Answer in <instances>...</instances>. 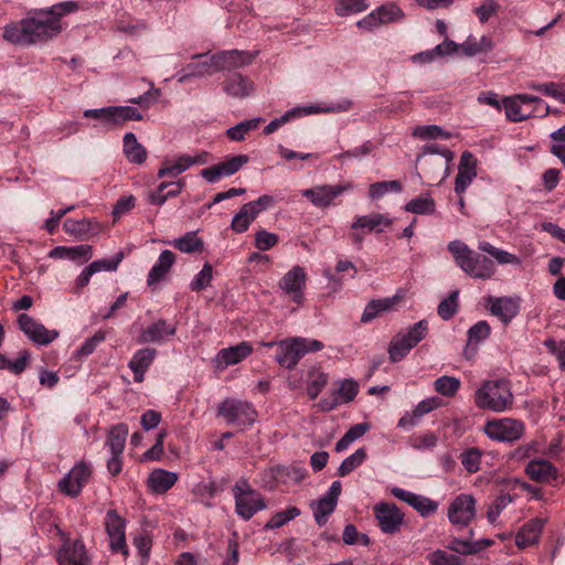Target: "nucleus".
Returning a JSON list of instances; mask_svg holds the SVG:
<instances>
[{
    "mask_svg": "<svg viewBox=\"0 0 565 565\" xmlns=\"http://www.w3.org/2000/svg\"><path fill=\"white\" fill-rule=\"evenodd\" d=\"M79 9L76 1H63L34 11L33 17L4 26L3 39L12 44L32 45L45 43L62 31V18Z\"/></svg>",
    "mask_w": 565,
    "mask_h": 565,
    "instance_id": "f257e3e1",
    "label": "nucleus"
},
{
    "mask_svg": "<svg viewBox=\"0 0 565 565\" xmlns=\"http://www.w3.org/2000/svg\"><path fill=\"white\" fill-rule=\"evenodd\" d=\"M514 397L505 379L488 380L475 393V404L483 411L502 413L512 408Z\"/></svg>",
    "mask_w": 565,
    "mask_h": 565,
    "instance_id": "f03ea898",
    "label": "nucleus"
},
{
    "mask_svg": "<svg viewBox=\"0 0 565 565\" xmlns=\"http://www.w3.org/2000/svg\"><path fill=\"white\" fill-rule=\"evenodd\" d=\"M448 250L452 254L456 265L472 278L486 280L491 278L495 271L492 259L470 249L460 241L450 242Z\"/></svg>",
    "mask_w": 565,
    "mask_h": 565,
    "instance_id": "7ed1b4c3",
    "label": "nucleus"
},
{
    "mask_svg": "<svg viewBox=\"0 0 565 565\" xmlns=\"http://www.w3.org/2000/svg\"><path fill=\"white\" fill-rule=\"evenodd\" d=\"M322 348L323 343L318 340L292 338L280 342L276 359L281 366L294 369L306 353L317 352Z\"/></svg>",
    "mask_w": 565,
    "mask_h": 565,
    "instance_id": "20e7f679",
    "label": "nucleus"
},
{
    "mask_svg": "<svg viewBox=\"0 0 565 565\" xmlns=\"http://www.w3.org/2000/svg\"><path fill=\"white\" fill-rule=\"evenodd\" d=\"M352 107V102L349 99H343L337 104H332L327 108H320L317 106L309 107H296L282 115L279 118L271 120L263 130V134L268 136L276 130H278L281 126L289 122L291 119L299 118L306 115L318 114V113H340L348 111Z\"/></svg>",
    "mask_w": 565,
    "mask_h": 565,
    "instance_id": "39448f33",
    "label": "nucleus"
},
{
    "mask_svg": "<svg viewBox=\"0 0 565 565\" xmlns=\"http://www.w3.org/2000/svg\"><path fill=\"white\" fill-rule=\"evenodd\" d=\"M486 435L497 441L513 443L524 434L523 422L510 417L488 420L484 425Z\"/></svg>",
    "mask_w": 565,
    "mask_h": 565,
    "instance_id": "423d86ee",
    "label": "nucleus"
},
{
    "mask_svg": "<svg viewBox=\"0 0 565 565\" xmlns=\"http://www.w3.org/2000/svg\"><path fill=\"white\" fill-rule=\"evenodd\" d=\"M90 476V465L81 460L58 481V491L68 497L76 498L88 483Z\"/></svg>",
    "mask_w": 565,
    "mask_h": 565,
    "instance_id": "0eeeda50",
    "label": "nucleus"
},
{
    "mask_svg": "<svg viewBox=\"0 0 565 565\" xmlns=\"http://www.w3.org/2000/svg\"><path fill=\"white\" fill-rule=\"evenodd\" d=\"M530 103H536L544 107V114H550V106L540 97L527 94H518L512 97H504L502 105L505 109V116L510 121L520 122L530 117L532 113L524 111L521 105H530Z\"/></svg>",
    "mask_w": 565,
    "mask_h": 565,
    "instance_id": "6e6552de",
    "label": "nucleus"
},
{
    "mask_svg": "<svg viewBox=\"0 0 565 565\" xmlns=\"http://www.w3.org/2000/svg\"><path fill=\"white\" fill-rule=\"evenodd\" d=\"M352 189L351 183L343 184H322L315 185L310 189H305L301 194L308 199L315 206L319 209H327L333 204L334 200L344 192Z\"/></svg>",
    "mask_w": 565,
    "mask_h": 565,
    "instance_id": "1a4fd4ad",
    "label": "nucleus"
},
{
    "mask_svg": "<svg viewBox=\"0 0 565 565\" xmlns=\"http://www.w3.org/2000/svg\"><path fill=\"white\" fill-rule=\"evenodd\" d=\"M18 324L28 339L38 345H47L58 337L56 330L46 329L28 313L18 316Z\"/></svg>",
    "mask_w": 565,
    "mask_h": 565,
    "instance_id": "9d476101",
    "label": "nucleus"
},
{
    "mask_svg": "<svg viewBox=\"0 0 565 565\" xmlns=\"http://www.w3.org/2000/svg\"><path fill=\"white\" fill-rule=\"evenodd\" d=\"M476 516V500L471 494L460 493L448 507V519L452 524L468 525Z\"/></svg>",
    "mask_w": 565,
    "mask_h": 565,
    "instance_id": "9b49d317",
    "label": "nucleus"
},
{
    "mask_svg": "<svg viewBox=\"0 0 565 565\" xmlns=\"http://www.w3.org/2000/svg\"><path fill=\"white\" fill-rule=\"evenodd\" d=\"M374 516L381 531L394 534L404 522V514L393 503L381 502L374 507Z\"/></svg>",
    "mask_w": 565,
    "mask_h": 565,
    "instance_id": "f8f14e48",
    "label": "nucleus"
},
{
    "mask_svg": "<svg viewBox=\"0 0 565 565\" xmlns=\"http://www.w3.org/2000/svg\"><path fill=\"white\" fill-rule=\"evenodd\" d=\"M525 475L534 482L558 484L559 473L557 468L547 459L534 458L530 460L525 468Z\"/></svg>",
    "mask_w": 565,
    "mask_h": 565,
    "instance_id": "ddd939ff",
    "label": "nucleus"
},
{
    "mask_svg": "<svg viewBox=\"0 0 565 565\" xmlns=\"http://www.w3.org/2000/svg\"><path fill=\"white\" fill-rule=\"evenodd\" d=\"M126 521L116 510H108L105 518V527L109 536L110 548L114 552H121L127 555V544L125 536Z\"/></svg>",
    "mask_w": 565,
    "mask_h": 565,
    "instance_id": "4468645a",
    "label": "nucleus"
},
{
    "mask_svg": "<svg viewBox=\"0 0 565 565\" xmlns=\"http://www.w3.org/2000/svg\"><path fill=\"white\" fill-rule=\"evenodd\" d=\"M307 275L302 267L294 266L279 281V287L297 305L303 301V288Z\"/></svg>",
    "mask_w": 565,
    "mask_h": 565,
    "instance_id": "2eb2a0df",
    "label": "nucleus"
},
{
    "mask_svg": "<svg viewBox=\"0 0 565 565\" xmlns=\"http://www.w3.org/2000/svg\"><path fill=\"white\" fill-rule=\"evenodd\" d=\"M358 393V383L353 380H344L338 388L332 390L328 397L320 399L318 406L321 411L329 412L340 404L353 401Z\"/></svg>",
    "mask_w": 565,
    "mask_h": 565,
    "instance_id": "dca6fc26",
    "label": "nucleus"
},
{
    "mask_svg": "<svg viewBox=\"0 0 565 565\" xmlns=\"http://www.w3.org/2000/svg\"><path fill=\"white\" fill-rule=\"evenodd\" d=\"M247 162V157L244 154L232 157L223 162L202 169L200 174L210 183H215L224 177H230L236 173L244 163Z\"/></svg>",
    "mask_w": 565,
    "mask_h": 565,
    "instance_id": "f3484780",
    "label": "nucleus"
},
{
    "mask_svg": "<svg viewBox=\"0 0 565 565\" xmlns=\"http://www.w3.org/2000/svg\"><path fill=\"white\" fill-rule=\"evenodd\" d=\"M392 495L396 499H399L406 503H408L412 508H414L422 516L426 518L434 512H436L438 508V503L427 497H423L411 491L404 490L398 487H394L391 489Z\"/></svg>",
    "mask_w": 565,
    "mask_h": 565,
    "instance_id": "a211bd4d",
    "label": "nucleus"
},
{
    "mask_svg": "<svg viewBox=\"0 0 565 565\" xmlns=\"http://www.w3.org/2000/svg\"><path fill=\"white\" fill-rule=\"evenodd\" d=\"M177 332V326L169 323L164 319H159L154 323L143 329L139 337L138 343H157L161 344L166 342L170 337H173Z\"/></svg>",
    "mask_w": 565,
    "mask_h": 565,
    "instance_id": "6ab92c4d",
    "label": "nucleus"
},
{
    "mask_svg": "<svg viewBox=\"0 0 565 565\" xmlns=\"http://www.w3.org/2000/svg\"><path fill=\"white\" fill-rule=\"evenodd\" d=\"M491 315L498 317L503 323H509L520 310L519 298L513 297H489Z\"/></svg>",
    "mask_w": 565,
    "mask_h": 565,
    "instance_id": "aec40b11",
    "label": "nucleus"
},
{
    "mask_svg": "<svg viewBox=\"0 0 565 565\" xmlns=\"http://www.w3.org/2000/svg\"><path fill=\"white\" fill-rule=\"evenodd\" d=\"M222 57H213L200 62L189 63L182 71L178 73V82L185 84L193 77H203L216 73L215 65H218V61Z\"/></svg>",
    "mask_w": 565,
    "mask_h": 565,
    "instance_id": "412c9836",
    "label": "nucleus"
},
{
    "mask_svg": "<svg viewBox=\"0 0 565 565\" xmlns=\"http://www.w3.org/2000/svg\"><path fill=\"white\" fill-rule=\"evenodd\" d=\"M393 220L386 214L371 213L369 215L355 216L351 224V230H361L366 234L375 232L382 233L384 227H390Z\"/></svg>",
    "mask_w": 565,
    "mask_h": 565,
    "instance_id": "4be33fe9",
    "label": "nucleus"
},
{
    "mask_svg": "<svg viewBox=\"0 0 565 565\" xmlns=\"http://www.w3.org/2000/svg\"><path fill=\"white\" fill-rule=\"evenodd\" d=\"M157 355V350L152 348H143L137 350L128 363L129 369L134 373V381L141 383L145 380V374L153 363Z\"/></svg>",
    "mask_w": 565,
    "mask_h": 565,
    "instance_id": "5701e85b",
    "label": "nucleus"
},
{
    "mask_svg": "<svg viewBox=\"0 0 565 565\" xmlns=\"http://www.w3.org/2000/svg\"><path fill=\"white\" fill-rule=\"evenodd\" d=\"M544 519H532L524 523L516 533L515 543L520 548L532 546L539 542L544 527Z\"/></svg>",
    "mask_w": 565,
    "mask_h": 565,
    "instance_id": "b1692460",
    "label": "nucleus"
},
{
    "mask_svg": "<svg viewBox=\"0 0 565 565\" xmlns=\"http://www.w3.org/2000/svg\"><path fill=\"white\" fill-rule=\"evenodd\" d=\"M247 356V344L239 343L236 347L222 349L214 359L215 367L220 371L234 365Z\"/></svg>",
    "mask_w": 565,
    "mask_h": 565,
    "instance_id": "393cba45",
    "label": "nucleus"
},
{
    "mask_svg": "<svg viewBox=\"0 0 565 565\" xmlns=\"http://www.w3.org/2000/svg\"><path fill=\"white\" fill-rule=\"evenodd\" d=\"M175 262V255L169 250L164 249L159 255L158 260L152 266L148 274L147 284L148 286H153L164 278V276L170 271L171 267Z\"/></svg>",
    "mask_w": 565,
    "mask_h": 565,
    "instance_id": "a878e982",
    "label": "nucleus"
},
{
    "mask_svg": "<svg viewBox=\"0 0 565 565\" xmlns=\"http://www.w3.org/2000/svg\"><path fill=\"white\" fill-rule=\"evenodd\" d=\"M177 480L175 472L156 469L149 475L148 486L154 493H164L175 484Z\"/></svg>",
    "mask_w": 565,
    "mask_h": 565,
    "instance_id": "bb28decb",
    "label": "nucleus"
},
{
    "mask_svg": "<svg viewBox=\"0 0 565 565\" xmlns=\"http://www.w3.org/2000/svg\"><path fill=\"white\" fill-rule=\"evenodd\" d=\"M56 558H62L66 562L88 564L85 545L81 541H65L58 550Z\"/></svg>",
    "mask_w": 565,
    "mask_h": 565,
    "instance_id": "cd10ccee",
    "label": "nucleus"
},
{
    "mask_svg": "<svg viewBox=\"0 0 565 565\" xmlns=\"http://www.w3.org/2000/svg\"><path fill=\"white\" fill-rule=\"evenodd\" d=\"M124 153L128 161L141 164L147 159L146 148L138 142L135 134L127 132L124 136Z\"/></svg>",
    "mask_w": 565,
    "mask_h": 565,
    "instance_id": "c85d7f7f",
    "label": "nucleus"
},
{
    "mask_svg": "<svg viewBox=\"0 0 565 565\" xmlns=\"http://www.w3.org/2000/svg\"><path fill=\"white\" fill-rule=\"evenodd\" d=\"M494 47V42L492 38L488 35L481 36L478 41L475 36L469 35L467 40L460 44V51L466 56H475L480 53H487L492 51Z\"/></svg>",
    "mask_w": 565,
    "mask_h": 565,
    "instance_id": "c756f323",
    "label": "nucleus"
},
{
    "mask_svg": "<svg viewBox=\"0 0 565 565\" xmlns=\"http://www.w3.org/2000/svg\"><path fill=\"white\" fill-rule=\"evenodd\" d=\"M213 57H222L221 61H218L215 65L216 72L223 71V70H236L245 65L247 61V56L245 52L238 51V50H231L221 52L217 54H214Z\"/></svg>",
    "mask_w": 565,
    "mask_h": 565,
    "instance_id": "7c9ffc66",
    "label": "nucleus"
},
{
    "mask_svg": "<svg viewBox=\"0 0 565 565\" xmlns=\"http://www.w3.org/2000/svg\"><path fill=\"white\" fill-rule=\"evenodd\" d=\"M198 162L199 160L196 158H192L188 154L180 156L175 161L167 162L164 167L159 169L158 177H177Z\"/></svg>",
    "mask_w": 565,
    "mask_h": 565,
    "instance_id": "2f4dec72",
    "label": "nucleus"
},
{
    "mask_svg": "<svg viewBox=\"0 0 565 565\" xmlns=\"http://www.w3.org/2000/svg\"><path fill=\"white\" fill-rule=\"evenodd\" d=\"M127 436L128 426L126 424H118L110 429L107 438V445L111 455L121 456L125 449Z\"/></svg>",
    "mask_w": 565,
    "mask_h": 565,
    "instance_id": "473e14b6",
    "label": "nucleus"
},
{
    "mask_svg": "<svg viewBox=\"0 0 565 565\" xmlns=\"http://www.w3.org/2000/svg\"><path fill=\"white\" fill-rule=\"evenodd\" d=\"M246 404L242 401L226 399L218 407V415L232 424L245 414Z\"/></svg>",
    "mask_w": 565,
    "mask_h": 565,
    "instance_id": "72a5a7b5",
    "label": "nucleus"
},
{
    "mask_svg": "<svg viewBox=\"0 0 565 565\" xmlns=\"http://www.w3.org/2000/svg\"><path fill=\"white\" fill-rule=\"evenodd\" d=\"M83 115L85 118L99 120L107 128L117 126L116 106L86 109Z\"/></svg>",
    "mask_w": 565,
    "mask_h": 565,
    "instance_id": "f704fd0d",
    "label": "nucleus"
},
{
    "mask_svg": "<svg viewBox=\"0 0 565 565\" xmlns=\"http://www.w3.org/2000/svg\"><path fill=\"white\" fill-rule=\"evenodd\" d=\"M436 203L430 196H417L405 205V211L418 215H430L435 212Z\"/></svg>",
    "mask_w": 565,
    "mask_h": 565,
    "instance_id": "c9c22d12",
    "label": "nucleus"
},
{
    "mask_svg": "<svg viewBox=\"0 0 565 565\" xmlns=\"http://www.w3.org/2000/svg\"><path fill=\"white\" fill-rule=\"evenodd\" d=\"M373 11L376 14L381 25L401 21L404 18V12L395 3L382 4L374 9Z\"/></svg>",
    "mask_w": 565,
    "mask_h": 565,
    "instance_id": "e433bc0d",
    "label": "nucleus"
},
{
    "mask_svg": "<svg viewBox=\"0 0 565 565\" xmlns=\"http://www.w3.org/2000/svg\"><path fill=\"white\" fill-rule=\"evenodd\" d=\"M403 191V185L398 180L380 181L372 183L369 188V195L373 200L383 198L388 192L399 193Z\"/></svg>",
    "mask_w": 565,
    "mask_h": 565,
    "instance_id": "4c0bfd02",
    "label": "nucleus"
},
{
    "mask_svg": "<svg viewBox=\"0 0 565 565\" xmlns=\"http://www.w3.org/2000/svg\"><path fill=\"white\" fill-rule=\"evenodd\" d=\"M328 384V375L320 371H310L307 382V394L310 399H316Z\"/></svg>",
    "mask_w": 565,
    "mask_h": 565,
    "instance_id": "58836bf2",
    "label": "nucleus"
},
{
    "mask_svg": "<svg viewBox=\"0 0 565 565\" xmlns=\"http://www.w3.org/2000/svg\"><path fill=\"white\" fill-rule=\"evenodd\" d=\"M369 8L366 0H338L334 11L339 17L360 13Z\"/></svg>",
    "mask_w": 565,
    "mask_h": 565,
    "instance_id": "ea45409f",
    "label": "nucleus"
},
{
    "mask_svg": "<svg viewBox=\"0 0 565 565\" xmlns=\"http://www.w3.org/2000/svg\"><path fill=\"white\" fill-rule=\"evenodd\" d=\"M172 245L182 253H194L202 248L203 243L195 232H188L185 235L175 238Z\"/></svg>",
    "mask_w": 565,
    "mask_h": 565,
    "instance_id": "a19ab883",
    "label": "nucleus"
},
{
    "mask_svg": "<svg viewBox=\"0 0 565 565\" xmlns=\"http://www.w3.org/2000/svg\"><path fill=\"white\" fill-rule=\"evenodd\" d=\"M366 459V451L364 448H359L352 455L347 457L338 469L340 477H345L351 473L354 469L360 467Z\"/></svg>",
    "mask_w": 565,
    "mask_h": 565,
    "instance_id": "79ce46f5",
    "label": "nucleus"
},
{
    "mask_svg": "<svg viewBox=\"0 0 565 565\" xmlns=\"http://www.w3.org/2000/svg\"><path fill=\"white\" fill-rule=\"evenodd\" d=\"M236 503V512L242 519L247 520V480L241 479L233 488Z\"/></svg>",
    "mask_w": 565,
    "mask_h": 565,
    "instance_id": "37998d69",
    "label": "nucleus"
},
{
    "mask_svg": "<svg viewBox=\"0 0 565 565\" xmlns=\"http://www.w3.org/2000/svg\"><path fill=\"white\" fill-rule=\"evenodd\" d=\"M393 305L391 299H381L370 301L361 317V322L367 323L376 318L381 312L387 311Z\"/></svg>",
    "mask_w": 565,
    "mask_h": 565,
    "instance_id": "c03bdc74",
    "label": "nucleus"
},
{
    "mask_svg": "<svg viewBox=\"0 0 565 565\" xmlns=\"http://www.w3.org/2000/svg\"><path fill=\"white\" fill-rule=\"evenodd\" d=\"M428 333V321L423 319L413 324L402 338L412 349L416 347Z\"/></svg>",
    "mask_w": 565,
    "mask_h": 565,
    "instance_id": "a18cd8bd",
    "label": "nucleus"
},
{
    "mask_svg": "<svg viewBox=\"0 0 565 565\" xmlns=\"http://www.w3.org/2000/svg\"><path fill=\"white\" fill-rule=\"evenodd\" d=\"M300 515V510L297 507H290L285 511L277 512L265 524L266 530H275L284 526L289 521Z\"/></svg>",
    "mask_w": 565,
    "mask_h": 565,
    "instance_id": "49530a36",
    "label": "nucleus"
},
{
    "mask_svg": "<svg viewBox=\"0 0 565 565\" xmlns=\"http://www.w3.org/2000/svg\"><path fill=\"white\" fill-rule=\"evenodd\" d=\"M458 296L459 291L454 290L446 299L440 301V303L438 305L437 312L443 320H450L457 313Z\"/></svg>",
    "mask_w": 565,
    "mask_h": 565,
    "instance_id": "de8ad7c7",
    "label": "nucleus"
},
{
    "mask_svg": "<svg viewBox=\"0 0 565 565\" xmlns=\"http://www.w3.org/2000/svg\"><path fill=\"white\" fill-rule=\"evenodd\" d=\"M482 452L479 448L472 447L460 455V461L469 473H475L480 468Z\"/></svg>",
    "mask_w": 565,
    "mask_h": 565,
    "instance_id": "09e8293b",
    "label": "nucleus"
},
{
    "mask_svg": "<svg viewBox=\"0 0 565 565\" xmlns=\"http://www.w3.org/2000/svg\"><path fill=\"white\" fill-rule=\"evenodd\" d=\"M337 503L326 497L317 502L313 511L315 520L318 525L322 526L328 522L329 515L335 510Z\"/></svg>",
    "mask_w": 565,
    "mask_h": 565,
    "instance_id": "8fccbe9b",
    "label": "nucleus"
},
{
    "mask_svg": "<svg viewBox=\"0 0 565 565\" xmlns=\"http://www.w3.org/2000/svg\"><path fill=\"white\" fill-rule=\"evenodd\" d=\"M213 278V267L211 264L205 263L203 268L195 275L190 282V289L192 291H201L207 288Z\"/></svg>",
    "mask_w": 565,
    "mask_h": 565,
    "instance_id": "3c124183",
    "label": "nucleus"
},
{
    "mask_svg": "<svg viewBox=\"0 0 565 565\" xmlns=\"http://www.w3.org/2000/svg\"><path fill=\"white\" fill-rule=\"evenodd\" d=\"M307 476V470L300 468L298 466H277L274 469V477L279 481H285L286 479H291L295 481H300L302 478Z\"/></svg>",
    "mask_w": 565,
    "mask_h": 565,
    "instance_id": "603ef678",
    "label": "nucleus"
},
{
    "mask_svg": "<svg viewBox=\"0 0 565 565\" xmlns=\"http://www.w3.org/2000/svg\"><path fill=\"white\" fill-rule=\"evenodd\" d=\"M124 252H118L113 258L97 259L92 262L88 267L93 271V274L99 271H115L121 260L124 259Z\"/></svg>",
    "mask_w": 565,
    "mask_h": 565,
    "instance_id": "864d4df0",
    "label": "nucleus"
},
{
    "mask_svg": "<svg viewBox=\"0 0 565 565\" xmlns=\"http://www.w3.org/2000/svg\"><path fill=\"white\" fill-rule=\"evenodd\" d=\"M434 386L440 395L454 396L460 387V381L454 376L444 375L435 381Z\"/></svg>",
    "mask_w": 565,
    "mask_h": 565,
    "instance_id": "5fc2aeb1",
    "label": "nucleus"
},
{
    "mask_svg": "<svg viewBox=\"0 0 565 565\" xmlns=\"http://www.w3.org/2000/svg\"><path fill=\"white\" fill-rule=\"evenodd\" d=\"M224 89L232 96L244 97L246 94V84L242 74L232 73L225 82Z\"/></svg>",
    "mask_w": 565,
    "mask_h": 565,
    "instance_id": "6e6d98bb",
    "label": "nucleus"
},
{
    "mask_svg": "<svg viewBox=\"0 0 565 565\" xmlns=\"http://www.w3.org/2000/svg\"><path fill=\"white\" fill-rule=\"evenodd\" d=\"M342 540L348 545L360 544L362 546H367L370 544L369 536L364 533H359L356 526L353 524L345 525Z\"/></svg>",
    "mask_w": 565,
    "mask_h": 565,
    "instance_id": "4d7b16f0",
    "label": "nucleus"
},
{
    "mask_svg": "<svg viewBox=\"0 0 565 565\" xmlns=\"http://www.w3.org/2000/svg\"><path fill=\"white\" fill-rule=\"evenodd\" d=\"M106 332L103 330L97 331L93 337L86 339L84 343L76 350V356L84 358L90 355L96 347L104 342Z\"/></svg>",
    "mask_w": 565,
    "mask_h": 565,
    "instance_id": "13d9d810",
    "label": "nucleus"
},
{
    "mask_svg": "<svg viewBox=\"0 0 565 565\" xmlns=\"http://www.w3.org/2000/svg\"><path fill=\"white\" fill-rule=\"evenodd\" d=\"M275 203V199L271 195L265 194L255 201L249 202V224L262 213L270 209Z\"/></svg>",
    "mask_w": 565,
    "mask_h": 565,
    "instance_id": "bf43d9fd",
    "label": "nucleus"
},
{
    "mask_svg": "<svg viewBox=\"0 0 565 565\" xmlns=\"http://www.w3.org/2000/svg\"><path fill=\"white\" fill-rule=\"evenodd\" d=\"M278 242V235L267 232L266 230L260 228L255 233V246L259 250H268L277 245Z\"/></svg>",
    "mask_w": 565,
    "mask_h": 565,
    "instance_id": "052dcab7",
    "label": "nucleus"
},
{
    "mask_svg": "<svg viewBox=\"0 0 565 565\" xmlns=\"http://www.w3.org/2000/svg\"><path fill=\"white\" fill-rule=\"evenodd\" d=\"M412 350L403 338L393 340L388 348L390 360L394 363L403 360Z\"/></svg>",
    "mask_w": 565,
    "mask_h": 565,
    "instance_id": "680f3d73",
    "label": "nucleus"
},
{
    "mask_svg": "<svg viewBox=\"0 0 565 565\" xmlns=\"http://www.w3.org/2000/svg\"><path fill=\"white\" fill-rule=\"evenodd\" d=\"M491 332V328L487 321H478L468 330V342L478 343L486 340Z\"/></svg>",
    "mask_w": 565,
    "mask_h": 565,
    "instance_id": "e2e57ef3",
    "label": "nucleus"
},
{
    "mask_svg": "<svg viewBox=\"0 0 565 565\" xmlns=\"http://www.w3.org/2000/svg\"><path fill=\"white\" fill-rule=\"evenodd\" d=\"M63 228L68 234L84 236L90 231V221L86 218L81 221L67 218L63 224Z\"/></svg>",
    "mask_w": 565,
    "mask_h": 565,
    "instance_id": "0e129e2a",
    "label": "nucleus"
},
{
    "mask_svg": "<svg viewBox=\"0 0 565 565\" xmlns=\"http://www.w3.org/2000/svg\"><path fill=\"white\" fill-rule=\"evenodd\" d=\"M512 502V498L509 494L499 495L494 502L489 507L487 512L488 521L493 524L499 518L500 513L503 509L508 507Z\"/></svg>",
    "mask_w": 565,
    "mask_h": 565,
    "instance_id": "69168bd1",
    "label": "nucleus"
},
{
    "mask_svg": "<svg viewBox=\"0 0 565 565\" xmlns=\"http://www.w3.org/2000/svg\"><path fill=\"white\" fill-rule=\"evenodd\" d=\"M430 565H462V559L454 553L437 551L430 557Z\"/></svg>",
    "mask_w": 565,
    "mask_h": 565,
    "instance_id": "338daca9",
    "label": "nucleus"
},
{
    "mask_svg": "<svg viewBox=\"0 0 565 565\" xmlns=\"http://www.w3.org/2000/svg\"><path fill=\"white\" fill-rule=\"evenodd\" d=\"M544 345L552 354L556 356L559 365L565 369V341L547 339L544 341Z\"/></svg>",
    "mask_w": 565,
    "mask_h": 565,
    "instance_id": "774afa93",
    "label": "nucleus"
}]
</instances>
